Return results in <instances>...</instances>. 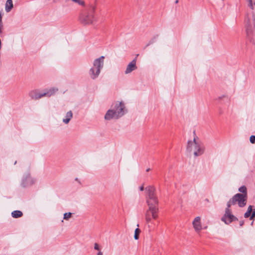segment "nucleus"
Masks as SVG:
<instances>
[{
    "label": "nucleus",
    "mask_w": 255,
    "mask_h": 255,
    "mask_svg": "<svg viewBox=\"0 0 255 255\" xmlns=\"http://www.w3.org/2000/svg\"><path fill=\"white\" fill-rule=\"evenodd\" d=\"M58 89L57 88H52L49 90H46L43 92V97H51L54 95L57 91Z\"/></svg>",
    "instance_id": "f8f14e48"
},
{
    "label": "nucleus",
    "mask_w": 255,
    "mask_h": 255,
    "mask_svg": "<svg viewBox=\"0 0 255 255\" xmlns=\"http://www.w3.org/2000/svg\"><path fill=\"white\" fill-rule=\"evenodd\" d=\"M193 228L196 232H199L202 229L201 223V218L196 217L192 222Z\"/></svg>",
    "instance_id": "9b49d317"
},
{
    "label": "nucleus",
    "mask_w": 255,
    "mask_h": 255,
    "mask_svg": "<svg viewBox=\"0 0 255 255\" xmlns=\"http://www.w3.org/2000/svg\"><path fill=\"white\" fill-rule=\"evenodd\" d=\"M140 232V230L138 228H136L135 230L134 236V238L135 240H137L138 239V238H139L138 235H139Z\"/></svg>",
    "instance_id": "5701e85b"
},
{
    "label": "nucleus",
    "mask_w": 255,
    "mask_h": 255,
    "mask_svg": "<svg viewBox=\"0 0 255 255\" xmlns=\"http://www.w3.org/2000/svg\"><path fill=\"white\" fill-rule=\"evenodd\" d=\"M149 170H150V169H149V168H148V169H146V171H149Z\"/></svg>",
    "instance_id": "c9c22d12"
},
{
    "label": "nucleus",
    "mask_w": 255,
    "mask_h": 255,
    "mask_svg": "<svg viewBox=\"0 0 255 255\" xmlns=\"http://www.w3.org/2000/svg\"><path fill=\"white\" fill-rule=\"evenodd\" d=\"M238 220V218L232 214L231 209H225V214L221 218L222 221L227 225H229L233 221Z\"/></svg>",
    "instance_id": "0eeeda50"
},
{
    "label": "nucleus",
    "mask_w": 255,
    "mask_h": 255,
    "mask_svg": "<svg viewBox=\"0 0 255 255\" xmlns=\"http://www.w3.org/2000/svg\"><path fill=\"white\" fill-rule=\"evenodd\" d=\"M82 11V15L81 16V22L85 24L92 23L93 21L94 20V6L91 4H89L87 6H85Z\"/></svg>",
    "instance_id": "20e7f679"
},
{
    "label": "nucleus",
    "mask_w": 255,
    "mask_h": 255,
    "mask_svg": "<svg viewBox=\"0 0 255 255\" xmlns=\"http://www.w3.org/2000/svg\"><path fill=\"white\" fill-rule=\"evenodd\" d=\"M66 1H69L70 0H65Z\"/></svg>",
    "instance_id": "4c0bfd02"
},
{
    "label": "nucleus",
    "mask_w": 255,
    "mask_h": 255,
    "mask_svg": "<svg viewBox=\"0 0 255 255\" xmlns=\"http://www.w3.org/2000/svg\"><path fill=\"white\" fill-rule=\"evenodd\" d=\"M248 0L249 2V6L252 9H253V3L252 0Z\"/></svg>",
    "instance_id": "cd10ccee"
},
{
    "label": "nucleus",
    "mask_w": 255,
    "mask_h": 255,
    "mask_svg": "<svg viewBox=\"0 0 255 255\" xmlns=\"http://www.w3.org/2000/svg\"><path fill=\"white\" fill-rule=\"evenodd\" d=\"M13 5L12 0H7L5 5V10L7 12H9L12 8Z\"/></svg>",
    "instance_id": "dca6fc26"
},
{
    "label": "nucleus",
    "mask_w": 255,
    "mask_h": 255,
    "mask_svg": "<svg viewBox=\"0 0 255 255\" xmlns=\"http://www.w3.org/2000/svg\"><path fill=\"white\" fill-rule=\"evenodd\" d=\"M72 216V213L70 212L65 213L63 215V219L65 220H69Z\"/></svg>",
    "instance_id": "412c9836"
},
{
    "label": "nucleus",
    "mask_w": 255,
    "mask_h": 255,
    "mask_svg": "<svg viewBox=\"0 0 255 255\" xmlns=\"http://www.w3.org/2000/svg\"><path fill=\"white\" fill-rule=\"evenodd\" d=\"M137 68V67L136 66V59L135 58L127 66L126 69L125 71V74L126 75L129 74L132 71L136 70Z\"/></svg>",
    "instance_id": "1a4fd4ad"
},
{
    "label": "nucleus",
    "mask_w": 255,
    "mask_h": 255,
    "mask_svg": "<svg viewBox=\"0 0 255 255\" xmlns=\"http://www.w3.org/2000/svg\"><path fill=\"white\" fill-rule=\"evenodd\" d=\"M139 190H140V191H143V190H144V187H143V186H140V187H139Z\"/></svg>",
    "instance_id": "473e14b6"
},
{
    "label": "nucleus",
    "mask_w": 255,
    "mask_h": 255,
    "mask_svg": "<svg viewBox=\"0 0 255 255\" xmlns=\"http://www.w3.org/2000/svg\"><path fill=\"white\" fill-rule=\"evenodd\" d=\"M75 181H79V179L78 178L76 177L75 179Z\"/></svg>",
    "instance_id": "f704fd0d"
},
{
    "label": "nucleus",
    "mask_w": 255,
    "mask_h": 255,
    "mask_svg": "<svg viewBox=\"0 0 255 255\" xmlns=\"http://www.w3.org/2000/svg\"><path fill=\"white\" fill-rule=\"evenodd\" d=\"M94 249L96 250H98L99 251H100V247H99V245L97 244V243H95L94 244Z\"/></svg>",
    "instance_id": "bb28decb"
},
{
    "label": "nucleus",
    "mask_w": 255,
    "mask_h": 255,
    "mask_svg": "<svg viewBox=\"0 0 255 255\" xmlns=\"http://www.w3.org/2000/svg\"><path fill=\"white\" fill-rule=\"evenodd\" d=\"M235 204H238L240 207H243L246 206L247 202V196L241 193H237L232 197Z\"/></svg>",
    "instance_id": "423d86ee"
},
{
    "label": "nucleus",
    "mask_w": 255,
    "mask_h": 255,
    "mask_svg": "<svg viewBox=\"0 0 255 255\" xmlns=\"http://www.w3.org/2000/svg\"><path fill=\"white\" fill-rule=\"evenodd\" d=\"M153 41H149V43H147V44L146 45V46H145V48L147 47V46H148L149 45H150V44H152V43H153Z\"/></svg>",
    "instance_id": "c756f323"
},
{
    "label": "nucleus",
    "mask_w": 255,
    "mask_h": 255,
    "mask_svg": "<svg viewBox=\"0 0 255 255\" xmlns=\"http://www.w3.org/2000/svg\"><path fill=\"white\" fill-rule=\"evenodd\" d=\"M148 211L153 219H156L158 217V207L148 208Z\"/></svg>",
    "instance_id": "4468645a"
},
{
    "label": "nucleus",
    "mask_w": 255,
    "mask_h": 255,
    "mask_svg": "<svg viewBox=\"0 0 255 255\" xmlns=\"http://www.w3.org/2000/svg\"><path fill=\"white\" fill-rule=\"evenodd\" d=\"M233 201H234V200L232 198L231 199H230V200L228 202V203L227 204V207L226 209H230V207H231V205H235V203Z\"/></svg>",
    "instance_id": "4be33fe9"
},
{
    "label": "nucleus",
    "mask_w": 255,
    "mask_h": 255,
    "mask_svg": "<svg viewBox=\"0 0 255 255\" xmlns=\"http://www.w3.org/2000/svg\"><path fill=\"white\" fill-rule=\"evenodd\" d=\"M250 141L252 143H255V135H251L250 138Z\"/></svg>",
    "instance_id": "393cba45"
},
{
    "label": "nucleus",
    "mask_w": 255,
    "mask_h": 255,
    "mask_svg": "<svg viewBox=\"0 0 255 255\" xmlns=\"http://www.w3.org/2000/svg\"><path fill=\"white\" fill-rule=\"evenodd\" d=\"M97 255H103V253L101 251H99L98 254H97Z\"/></svg>",
    "instance_id": "72a5a7b5"
},
{
    "label": "nucleus",
    "mask_w": 255,
    "mask_h": 255,
    "mask_svg": "<svg viewBox=\"0 0 255 255\" xmlns=\"http://www.w3.org/2000/svg\"><path fill=\"white\" fill-rule=\"evenodd\" d=\"M0 23H3L2 21V14L1 11H0Z\"/></svg>",
    "instance_id": "c85d7f7f"
},
{
    "label": "nucleus",
    "mask_w": 255,
    "mask_h": 255,
    "mask_svg": "<svg viewBox=\"0 0 255 255\" xmlns=\"http://www.w3.org/2000/svg\"><path fill=\"white\" fill-rule=\"evenodd\" d=\"M126 113L127 109L124 103L117 101L107 111L104 119L106 121L118 120L122 117Z\"/></svg>",
    "instance_id": "f257e3e1"
},
{
    "label": "nucleus",
    "mask_w": 255,
    "mask_h": 255,
    "mask_svg": "<svg viewBox=\"0 0 255 255\" xmlns=\"http://www.w3.org/2000/svg\"><path fill=\"white\" fill-rule=\"evenodd\" d=\"M73 114L72 111H70L68 112L65 116V118L63 119L62 122L65 124H67L69 123L70 121L71 120V118H72Z\"/></svg>",
    "instance_id": "2eb2a0df"
},
{
    "label": "nucleus",
    "mask_w": 255,
    "mask_h": 255,
    "mask_svg": "<svg viewBox=\"0 0 255 255\" xmlns=\"http://www.w3.org/2000/svg\"><path fill=\"white\" fill-rule=\"evenodd\" d=\"M252 208L253 206L252 205H250L248 207L247 211L244 214L245 218H247L251 216L252 212Z\"/></svg>",
    "instance_id": "6ab92c4d"
},
{
    "label": "nucleus",
    "mask_w": 255,
    "mask_h": 255,
    "mask_svg": "<svg viewBox=\"0 0 255 255\" xmlns=\"http://www.w3.org/2000/svg\"><path fill=\"white\" fill-rule=\"evenodd\" d=\"M145 217L146 222L148 224V227H150V223L151 222V217L150 213H149V211H148V210L146 211L145 213Z\"/></svg>",
    "instance_id": "a211bd4d"
},
{
    "label": "nucleus",
    "mask_w": 255,
    "mask_h": 255,
    "mask_svg": "<svg viewBox=\"0 0 255 255\" xmlns=\"http://www.w3.org/2000/svg\"><path fill=\"white\" fill-rule=\"evenodd\" d=\"M3 24L0 23V34L2 35L3 34Z\"/></svg>",
    "instance_id": "a878e982"
},
{
    "label": "nucleus",
    "mask_w": 255,
    "mask_h": 255,
    "mask_svg": "<svg viewBox=\"0 0 255 255\" xmlns=\"http://www.w3.org/2000/svg\"><path fill=\"white\" fill-rule=\"evenodd\" d=\"M239 191L242 193V194H246L247 196V188L245 186H242L239 188Z\"/></svg>",
    "instance_id": "aec40b11"
},
{
    "label": "nucleus",
    "mask_w": 255,
    "mask_h": 255,
    "mask_svg": "<svg viewBox=\"0 0 255 255\" xmlns=\"http://www.w3.org/2000/svg\"><path fill=\"white\" fill-rule=\"evenodd\" d=\"M36 179L31 176L29 173L27 172L23 174L21 181V186L22 187H28L35 183Z\"/></svg>",
    "instance_id": "39448f33"
},
{
    "label": "nucleus",
    "mask_w": 255,
    "mask_h": 255,
    "mask_svg": "<svg viewBox=\"0 0 255 255\" xmlns=\"http://www.w3.org/2000/svg\"><path fill=\"white\" fill-rule=\"evenodd\" d=\"M147 196L146 203L148 208H157L158 205V200L156 195V189L153 186H148L145 188Z\"/></svg>",
    "instance_id": "7ed1b4c3"
},
{
    "label": "nucleus",
    "mask_w": 255,
    "mask_h": 255,
    "mask_svg": "<svg viewBox=\"0 0 255 255\" xmlns=\"http://www.w3.org/2000/svg\"><path fill=\"white\" fill-rule=\"evenodd\" d=\"M11 216L13 218H18L22 216L23 213L21 211L15 210L11 212Z\"/></svg>",
    "instance_id": "f3484780"
},
{
    "label": "nucleus",
    "mask_w": 255,
    "mask_h": 255,
    "mask_svg": "<svg viewBox=\"0 0 255 255\" xmlns=\"http://www.w3.org/2000/svg\"><path fill=\"white\" fill-rule=\"evenodd\" d=\"M251 213H252V214L251 215L250 219L253 220L254 219V218L255 217V209H252V212Z\"/></svg>",
    "instance_id": "b1692460"
},
{
    "label": "nucleus",
    "mask_w": 255,
    "mask_h": 255,
    "mask_svg": "<svg viewBox=\"0 0 255 255\" xmlns=\"http://www.w3.org/2000/svg\"><path fill=\"white\" fill-rule=\"evenodd\" d=\"M100 73L101 72L91 67L89 70V74L90 78L93 80H95L99 77Z\"/></svg>",
    "instance_id": "ddd939ff"
},
{
    "label": "nucleus",
    "mask_w": 255,
    "mask_h": 255,
    "mask_svg": "<svg viewBox=\"0 0 255 255\" xmlns=\"http://www.w3.org/2000/svg\"><path fill=\"white\" fill-rule=\"evenodd\" d=\"M104 59L105 57L101 56L99 58L95 59L93 61V66L92 67L101 72V70L104 67Z\"/></svg>",
    "instance_id": "6e6552de"
},
{
    "label": "nucleus",
    "mask_w": 255,
    "mask_h": 255,
    "mask_svg": "<svg viewBox=\"0 0 255 255\" xmlns=\"http://www.w3.org/2000/svg\"><path fill=\"white\" fill-rule=\"evenodd\" d=\"M205 150V147L201 141L195 137L193 140H189L186 146V151L189 153L193 152L195 157L202 155Z\"/></svg>",
    "instance_id": "f03ea898"
},
{
    "label": "nucleus",
    "mask_w": 255,
    "mask_h": 255,
    "mask_svg": "<svg viewBox=\"0 0 255 255\" xmlns=\"http://www.w3.org/2000/svg\"><path fill=\"white\" fill-rule=\"evenodd\" d=\"M80 3H81V6L82 5V6H85V3H84V2L83 1L81 0Z\"/></svg>",
    "instance_id": "2f4dec72"
},
{
    "label": "nucleus",
    "mask_w": 255,
    "mask_h": 255,
    "mask_svg": "<svg viewBox=\"0 0 255 255\" xmlns=\"http://www.w3.org/2000/svg\"><path fill=\"white\" fill-rule=\"evenodd\" d=\"M178 2V0L176 1V3H177Z\"/></svg>",
    "instance_id": "e433bc0d"
},
{
    "label": "nucleus",
    "mask_w": 255,
    "mask_h": 255,
    "mask_svg": "<svg viewBox=\"0 0 255 255\" xmlns=\"http://www.w3.org/2000/svg\"><path fill=\"white\" fill-rule=\"evenodd\" d=\"M29 96L33 100H38L43 97V92L38 90H32L29 93Z\"/></svg>",
    "instance_id": "9d476101"
},
{
    "label": "nucleus",
    "mask_w": 255,
    "mask_h": 255,
    "mask_svg": "<svg viewBox=\"0 0 255 255\" xmlns=\"http://www.w3.org/2000/svg\"><path fill=\"white\" fill-rule=\"evenodd\" d=\"M244 224V222L243 221H240V226H242Z\"/></svg>",
    "instance_id": "7c9ffc66"
}]
</instances>
